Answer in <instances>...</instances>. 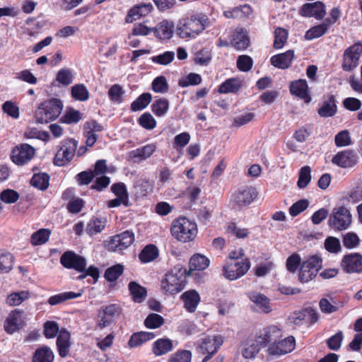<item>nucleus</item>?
<instances>
[{
  "mask_svg": "<svg viewBox=\"0 0 362 362\" xmlns=\"http://www.w3.org/2000/svg\"><path fill=\"white\" fill-rule=\"evenodd\" d=\"M258 194L257 189L252 186L240 188L233 194V203L238 209L246 207L252 203Z\"/></svg>",
  "mask_w": 362,
  "mask_h": 362,
  "instance_id": "obj_12",
  "label": "nucleus"
},
{
  "mask_svg": "<svg viewBox=\"0 0 362 362\" xmlns=\"http://www.w3.org/2000/svg\"><path fill=\"white\" fill-rule=\"evenodd\" d=\"M156 146L153 144L146 145L129 152V157L134 162L144 160L149 158L156 151Z\"/></svg>",
  "mask_w": 362,
  "mask_h": 362,
  "instance_id": "obj_28",
  "label": "nucleus"
},
{
  "mask_svg": "<svg viewBox=\"0 0 362 362\" xmlns=\"http://www.w3.org/2000/svg\"><path fill=\"white\" fill-rule=\"evenodd\" d=\"M151 95L148 93H142L131 105V110L134 112L146 108L151 103Z\"/></svg>",
  "mask_w": 362,
  "mask_h": 362,
  "instance_id": "obj_44",
  "label": "nucleus"
},
{
  "mask_svg": "<svg viewBox=\"0 0 362 362\" xmlns=\"http://www.w3.org/2000/svg\"><path fill=\"white\" fill-rule=\"evenodd\" d=\"M134 240V233L126 230L111 238L108 243V250L112 252H122L129 247Z\"/></svg>",
  "mask_w": 362,
  "mask_h": 362,
  "instance_id": "obj_13",
  "label": "nucleus"
},
{
  "mask_svg": "<svg viewBox=\"0 0 362 362\" xmlns=\"http://www.w3.org/2000/svg\"><path fill=\"white\" fill-rule=\"evenodd\" d=\"M189 265V273H192L193 271H202L209 267V259L204 255L196 254L191 257Z\"/></svg>",
  "mask_w": 362,
  "mask_h": 362,
  "instance_id": "obj_35",
  "label": "nucleus"
},
{
  "mask_svg": "<svg viewBox=\"0 0 362 362\" xmlns=\"http://www.w3.org/2000/svg\"><path fill=\"white\" fill-rule=\"evenodd\" d=\"M30 297V293L28 291H21L18 292H13L9 294L6 298V303L10 306H16L21 304L25 300Z\"/></svg>",
  "mask_w": 362,
  "mask_h": 362,
  "instance_id": "obj_41",
  "label": "nucleus"
},
{
  "mask_svg": "<svg viewBox=\"0 0 362 362\" xmlns=\"http://www.w3.org/2000/svg\"><path fill=\"white\" fill-rule=\"evenodd\" d=\"M248 298L261 312L269 313L272 311L270 300L264 294L252 291L248 293Z\"/></svg>",
  "mask_w": 362,
  "mask_h": 362,
  "instance_id": "obj_25",
  "label": "nucleus"
},
{
  "mask_svg": "<svg viewBox=\"0 0 362 362\" xmlns=\"http://www.w3.org/2000/svg\"><path fill=\"white\" fill-rule=\"evenodd\" d=\"M124 90L122 87L118 84H115L110 87L108 90V96L110 99L115 103H120L122 101V95Z\"/></svg>",
  "mask_w": 362,
  "mask_h": 362,
  "instance_id": "obj_57",
  "label": "nucleus"
},
{
  "mask_svg": "<svg viewBox=\"0 0 362 362\" xmlns=\"http://www.w3.org/2000/svg\"><path fill=\"white\" fill-rule=\"evenodd\" d=\"M290 91L294 95L305 101L306 103L310 102V96L308 94V87L307 81L305 79H299L293 81L290 85Z\"/></svg>",
  "mask_w": 362,
  "mask_h": 362,
  "instance_id": "obj_24",
  "label": "nucleus"
},
{
  "mask_svg": "<svg viewBox=\"0 0 362 362\" xmlns=\"http://www.w3.org/2000/svg\"><path fill=\"white\" fill-rule=\"evenodd\" d=\"M259 341L266 347L283 337V330L277 325H269L256 333Z\"/></svg>",
  "mask_w": 362,
  "mask_h": 362,
  "instance_id": "obj_14",
  "label": "nucleus"
},
{
  "mask_svg": "<svg viewBox=\"0 0 362 362\" xmlns=\"http://www.w3.org/2000/svg\"><path fill=\"white\" fill-rule=\"evenodd\" d=\"M295 347V338L293 336H288L277 340L271 346H268L267 352L270 356H280L291 353Z\"/></svg>",
  "mask_w": 362,
  "mask_h": 362,
  "instance_id": "obj_11",
  "label": "nucleus"
},
{
  "mask_svg": "<svg viewBox=\"0 0 362 362\" xmlns=\"http://www.w3.org/2000/svg\"><path fill=\"white\" fill-rule=\"evenodd\" d=\"M23 315V312L17 309L9 313L4 322V329L7 333L13 334L25 325Z\"/></svg>",
  "mask_w": 362,
  "mask_h": 362,
  "instance_id": "obj_21",
  "label": "nucleus"
},
{
  "mask_svg": "<svg viewBox=\"0 0 362 362\" xmlns=\"http://www.w3.org/2000/svg\"><path fill=\"white\" fill-rule=\"evenodd\" d=\"M158 255L157 247L153 245L146 246L139 255L140 261L147 263L153 261Z\"/></svg>",
  "mask_w": 362,
  "mask_h": 362,
  "instance_id": "obj_43",
  "label": "nucleus"
},
{
  "mask_svg": "<svg viewBox=\"0 0 362 362\" xmlns=\"http://www.w3.org/2000/svg\"><path fill=\"white\" fill-rule=\"evenodd\" d=\"M257 334L246 339L242 344L241 354L245 359H254L264 348Z\"/></svg>",
  "mask_w": 362,
  "mask_h": 362,
  "instance_id": "obj_16",
  "label": "nucleus"
},
{
  "mask_svg": "<svg viewBox=\"0 0 362 362\" xmlns=\"http://www.w3.org/2000/svg\"><path fill=\"white\" fill-rule=\"evenodd\" d=\"M61 264L67 269H74L78 272H83L86 269V259L72 251L65 252L60 258Z\"/></svg>",
  "mask_w": 362,
  "mask_h": 362,
  "instance_id": "obj_18",
  "label": "nucleus"
},
{
  "mask_svg": "<svg viewBox=\"0 0 362 362\" xmlns=\"http://www.w3.org/2000/svg\"><path fill=\"white\" fill-rule=\"evenodd\" d=\"M192 357L190 351H177L170 356L168 362H192Z\"/></svg>",
  "mask_w": 362,
  "mask_h": 362,
  "instance_id": "obj_55",
  "label": "nucleus"
},
{
  "mask_svg": "<svg viewBox=\"0 0 362 362\" xmlns=\"http://www.w3.org/2000/svg\"><path fill=\"white\" fill-rule=\"evenodd\" d=\"M50 231L47 229L42 228L35 232L30 239V243L33 245H40L45 243L49 238Z\"/></svg>",
  "mask_w": 362,
  "mask_h": 362,
  "instance_id": "obj_48",
  "label": "nucleus"
},
{
  "mask_svg": "<svg viewBox=\"0 0 362 362\" xmlns=\"http://www.w3.org/2000/svg\"><path fill=\"white\" fill-rule=\"evenodd\" d=\"M35 149L29 144L16 146L12 151L11 159L13 163L22 165L29 162L35 156Z\"/></svg>",
  "mask_w": 362,
  "mask_h": 362,
  "instance_id": "obj_15",
  "label": "nucleus"
},
{
  "mask_svg": "<svg viewBox=\"0 0 362 362\" xmlns=\"http://www.w3.org/2000/svg\"><path fill=\"white\" fill-rule=\"evenodd\" d=\"M170 232L176 240L185 243L195 239L198 230L194 222L185 217H180L173 221Z\"/></svg>",
  "mask_w": 362,
  "mask_h": 362,
  "instance_id": "obj_2",
  "label": "nucleus"
},
{
  "mask_svg": "<svg viewBox=\"0 0 362 362\" xmlns=\"http://www.w3.org/2000/svg\"><path fill=\"white\" fill-rule=\"evenodd\" d=\"M335 144L337 147H344L351 144V139L348 130L339 132L334 138Z\"/></svg>",
  "mask_w": 362,
  "mask_h": 362,
  "instance_id": "obj_63",
  "label": "nucleus"
},
{
  "mask_svg": "<svg viewBox=\"0 0 362 362\" xmlns=\"http://www.w3.org/2000/svg\"><path fill=\"white\" fill-rule=\"evenodd\" d=\"M240 83L238 80L235 78L227 79L218 88L220 93H235L238 90Z\"/></svg>",
  "mask_w": 362,
  "mask_h": 362,
  "instance_id": "obj_51",
  "label": "nucleus"
},
{
  "mask_svg": "<svg viewBox=\"0 0 362 362\" xmlns=\"http://www.w3.org/2000/svg\"><path fill=\"white\" fill-rule=\"evenodd\" d=\"M299 13L304 17H314L317 20H321L326 13L325 6L321 1L306 3L302 6L299 10Z\"/></svg>",
  "mask_w": 362,
  "mask_h": 362,
  "instance_id": "obj_20",
  "label": "nucleus"
},
{
  "mask_svg": "<svg viewBox=\"0 0 362 362\" xmlns=\"http://www.w3.org/2000/svg\"><path fill=\"white\" fill-rule=\"evenodd\" d=\"M155 337V334L150 332H139L134 333L129 341L128 345L130 348L138 347L143 344L153 339Z\"/></svg>",
  "mask_w": 362,
  "mask_h": 362,
  "instance_id": "obj_33",
  "label": "nucleus"
},
{
  "mask_svg": "<svg viewBox=\"0 0 362 362\" xmlns=\"http://www.w3.org/2000/svg\"><path fill=\"white\" fill-rule=\"evenodd\" d=\"M175 58V53L171 51H166L163 54L154 56L151 58L153 62L166 66L170 64Z\"/></svg>",
  "mask_w": 362,
  "mask_h": 362,
  "instance_id": "obj_58",
  "label": "nucleus"
},
{
  "mask_svg": "<svg viewBox=\"0 0 362 362\" xmlns=\"http://www.w3.org/2000/svg\"><path fill=\"white\" fill-rule=\"evenodd\" d=\"M341 267L348 273L361 272L362 270V256L358 253L345 255L341 261Z\"/></svg>",
  "mask_w": 362,
  "mask_h": 362,
  "instance_id": "obj_22",
  "label": "nucleus"
},
{
  "mask_svg": "<svg viewBox=\"0 0 362 362\" xmlns=\"http://www.w3.org/2000/svg\"><path fill=\"white\" fill-rule=\"evenodd\" d=\"M82 292L75 293L73 291L64 292L61 293H58L54 296H52L49 298L47 302L51 305H56L64 303V301L69 300L77 298L81 296Z\"/></svg>",
  "mask_w": 362,
  "mask_h": 362,
  "instance_id": "obj_38",
  "label": "nucleus"
},
{
  "mask_svg": "<svg viewBox=\"0 0 362 362\" xmlns=\"http://www.w3.org/2000/svg\"><path fill=\"white\" fill-rule=\"evenodd\" d=\"M161 289L168 294L180 292L185 287V276L180 270L174 269L165 274L160 282Z\"/></svg>",
  "mask_w": 362,
  "mask_h": 362,
  "instance_id": "obj_4",
  "label": "nucleus"
},
{
  "mask_svg": "<svg viewBox=\"0 0 362 362\" xmlns=\"http://www.w3.org/2000/svg\"><path fill=\"white\" fill-rule=\"evenodd\" d=\"M202 82V77L199 74L195 73H190L186 77L179 81V86L181 87H187L189 86H196L200 84Z\"/></svg>",
  "mask_w": 362,
  "mask_h": 362,
  "instance_id": "obj_59",
  "label": "nucleus"
},
{
  "mask_svg": "<svg viewBox=\"0 0 362 362\" xmlns=\"http://www.w3.org/2000/svg\"><path fill=\"white\" fill-rule=\"evenodd\" d=\"M138 122L143 128L146 129H153L156 126V121L153 117L148 112H145L140 116Z\"/></svg>",
  "mask_w": 362,
  "mask_h": 362,
  "instance_id": "obj_61",
  "label": "nucleus"
},
{
  "mask_svg": "<svg viewBox=\"0 0 362 362\" xmlns=\"http://www.w3.org/2000/svg\"><path fill=\"white\" fill-rule=\"evenodd\" d=\"M288 39V31L282 28H277L274 30V47L281 49L286 44Z\"/></svg>",
  "mask_w": 362,
  "mask_h": 362,
  "instance_id": "obj_49",
  "label": "nucleus"
},
{
  "mask_svg": "<svg viewBox=\"0 0 362 362\" xmlns=\"http://www.w3.org/2000/svg\"><path fill=\"white\" fill-rule=\"evenodd\" d=\"M78 142L74 139H68L64 141L60 149L57 152L54 163L58 166H64L73 158Z\"/></svg>",
  "mask_w": 362,
  "mask_h": 362,
  "instance_id": "obj_10",
  "label": "nucleus"
},
{
  "mask_svg": "<svg viewBox=\"0 0 362 362\" xmlns=\"http://www.w3.org/2000/svg\"><path fill=\"white\" fill-rule=\"evenodd\" d=\"M223 343V337L219 334L202 338L199 348L201 353L207 354L202 362H207L218 351Z\"/></svg>",
  "mask_w": 362,
  "mask_h": 362,
  "instance_id": "obj_9",
  "label": "nucleus"
},
{
  "mask_svg": "<svg viewBox=\"0 0 362 362\" xmlns=\"http://www.w3.org/2000/svg\"><path fill=\"white\" fill-rule=\"evenodd\" d=\"M19 197L18 192L11 189H4L0 193V200L5 204H13L18 200Z\"/></svg>",
  "mask_w": 362,
  "mask_h": 362,
  "instance_id": "obj_54",
  "label": "nucleus"
},
{
  "mask_svg": "<svg viewBox=\"0 0 362 362\" xmlns=\"http://www.w3.org/2000/svg\"><path fill=\"white\" fill-rule=\"evenodd\" d=\"M343 245L348 249L356 247L360 243V239L356 233L349 232L343 236Z\"/></svg>",
  "mask_w": 362,
  "mask_h": 362,
  "instance_id": "obj_60",
  "label": "nucleus"
},
{
  "mask_svg": "<svg viewBox=\"0 0 362 362\" xmlns=\"http://www.w3.org/2000/svg\"><path fill=\"white\" fill-rule=\"evenodd\" d=\"M190 135L187 132H182L175 136L173 147L177 151H181L182 148L185 147L189 142Z\"/></svg>",
  "mask_w": 362,
  "mask_h": 362,
  "instance_id": "obj_64",
  "label": "nucleus"
},
{
  "mask_svg": "<svg viewBox=\"0 0 362 362\" xmlns=\"http://www.w3.org/2000/svg\"><path fill=\"white\" fill-rule=\"evenodd\" d=\"M337 112V105L334 95H329L323 101L322 105L318 110V114L323 117H332Z\"/></svg>",
  "mask_w": 362,
  "mask_h": 362,
  "instance_id": "obj_34",
  "label": "nucleus"
},
{
  "mask_svg": "<svg viewBox=\"0 0 362 362\" xmlns=\"http://www.w3.org/2000/svg\"><path fill=\"white\" fill-rule=\"evenodd\" d=\"M181 299L185 308L189 313H194L200 301V296L195 290H189L182 294Z\"/></svg>",
  "mask_w": 362,
  "mask_h": 362,
  "instance_id": "obj_27",
  "label": "nucleus"
},
{
  "mask_svg": "<svg viewBox=\"0 0 362 362\" xmlns=\"http://www.w3.org/2000/svg\"><path fill=\"white\" fill-rule=\"evenodd\" d=\"M69 340V332L64 329H61L57 339V346L60 356L65 357L68 355L70 348Z\"/></svg>",
  "mask_w": 362,
  "mask_h": 362,
  "instance_id": "obj_30",
  "label": "nucleus"
},
{
  "mask_svg": "<svg viewBox=\"0 0 362 362\" xmlns=\"http://www.w3.org/2000/svg\"><path fill=\"white\" fill-rule=\"evenodd\" d=\"M249 38L245 30L237 29L233 37L232 45L237 49H245L249 46Z\"/></svg>",
  "mask_w": 362,
  "mask_h": 362,
  "instance_id": "obj_36",
  "label": "nucleus"
},
{
  "mask_svg": "<svg viewBox=\"0 0 362 362\" xmlns=\"http://www.w3.org/2000/svg\"><path fill=\"white\" fill-rule=\"evenodd\" d=\"M352 216L350 211L345 206L335 207L329 217L328 224L335 230H346L351 225Z\"/></svg>",
  "mask_w": 362,
  "mask_h": 362,
  "instance_id": "obj_5",
  "label": "nucleus"
},
{
  "mask_svg": "<svg viewBox=\"0 0 362 362\" xmlns=\"http://www.w3.org/2000/svg\"><path fill=\"white\" fill-rule=\"evenodd\" d=\"M54 354L48 346H42L37 349L33 355V362H52Z\"/></svg>",
  "mask_w": 362,
  "mask_h": 362,
  "instance_id": "obj_39",
  "label": "nucleus"
},
{
  "mask_svg": "<svg viewBox=\"0 0 362 362\" xmlns=\"http://www.w3.org/2000/svg\"><path fill=\"white\" fill-rule=\"evenodd\" d=\"M168 88L167 80L163 76L156 77L152 82V89L156 93H165L168 92Z\"/></svg>",
  "mask_w": 362,
  "mask_h": 362,
  "instance_id": "obj_62",
  "label": "nucleus"
},
{
  "mask_svg": "<svg viewBox=\"0 0 362 362\" xmlns=\"http://www.w3.org/2000/svg\"><path fill=\"white\" fill-rule=\"evenodd\" d=\"M164 323V319L158 314L152 313L147 316L144 321V325L150 329L160 327Z\"/></svg>",
  "mask_w": 362,
  "mask_h": 362,
  "instance_id": "obj_56",
  "label": "nucleus"
},
{
  "mask_svg": "<svg viewBox=\"0 0 362 362\" xmlns=\"http://www.w3.org/2000/svg\"><path fill=\"white\" fill-rule=\"evenodd\" d=\"M124 267L119 264L108 268L105 273V277L108 281H116L123 273Z\"/></svg>",
  "mask_w": 362,
  "mask_h": 362,
  "instance_id": "obj_53",
  "label": "nucleus"
},
{
  "mask_svg": "<svg viewBox=\"0 0 362 362\" xmlns=\"http://www.w3.org/2000/svg\"><path fill=\"white\" fill-rule=\"evenodd\" d=\"M49 177L46 173L35 174L30 180V184L39 189L45 190L49 186Z\"/></svg>",
  "mask_w": 362,
  "mask_h": 362,
  "instance_id": "obj_45",
  "label": "nucleus"
},
{
  "mask_svg": "<svg viewBox=\"0 0 362 362\" xmlns=\"http://www.w3.org/2000/svg\"><path fill=\"white\" fill-rule=\"evenodd\" d=\"M71 95L77 100L85 101L88 99L89 93L84 85L77 84L71 88Z\"/></svg>",
  "mask_w": 362,
  "mask_h": 362,
  "instance_id": "obj_52",
  "label": "nucleus"
},
{
  "mask_svg": "<svg viewBox=\"0 0 362 362\" xmlns=\"http://www.w3.org/2000/svg\"><path fill=\"white\" fill-rule=\"evenodd\" d=\"M153 6L151 3H142L135 5L129 11L125 18V21L127 23H131L141 17L147 16L151 12Z\"/></svg>",
  "mask_w": 362,
  "mask_h": 362,
  "instance_id": "obj_23",
  "label": "nucleus"
},
{
  "mask_svg": "<svg viewBox=\"0 0 362 362\" xmlns=\"http://www.w3.org/2000/svg\"><path fill=\"white\" fill-rule=\"evenodd\" d=\"M106 219L103 218H93L87 225L86 232L90 235H93L102 232L106 225Z\"/></svg>",
  "mask_w": 362,
  "mask_h": 362,
  "instance_id": "obj_42",
  "label": "nucleus"
},
{
  "mask_svg": "<svg viewBox=\"0 0 362 362\" xmlns=\"http://www.w3.org/2000/svg\"><path fill=\"white\" fill-rule=\"evenodd\" d=\"M322 267V259L316 255L310 257L304 261L299 271V281L301 283H307L313 280Z\"/></svg>",
  "mask_w": 362,
  "mask_h": 362,
  "instance_id": "obj_6",
  "label": "nucleus"
},
{
  "mask_svg": "<svg viewBox=\"0 0 362 362\" xmlns=\"http://www.w3.org/2000/svg\"><path fill=\"white\" fill-rule=\"evenodd\" d=\"M332 162L340 168H352L358 163L357 153L353 150L341 151L332 158Z\"/></svg>",
  "mask_w": 362,
  "mask_h": 362,
  "instance_id": "obj_19",
  "label": "nucleus"
},
{
  "mask_svg": "<svg viewBox=\"0 0 362 362\" xmlns=\"http://www.w3.org/2000/svg\"><path fill=\"white\" fill-rule=\"evenodd\" d=\"M362 54V44L358 42L348 47L344 52L341 68L345 71H351L359 64Z\"/></svg>",
  "mask_w": 362,
  "mask_h": 362,
  "instance_id": "obj_7",
  "label": "nucleus"
},
{
  "mask_svg": "<svg viewBox=\"0 0 362 362\" xmlns=\"http://www.w3.org/2000/svg\"><path fill=\"white\" fill-rule=\"evenodd\" d=\"M14 257L8 252L0 250V272L8 273L12 270Z\"/></svg>",
  "mask_w": 362,
  "mask_h": 362,
  "instance_id": "obj_40",
  "label": "nucleus"
},
{
  "mask_svg": "<svg viewBox=\"0 0 362 362\" xmlns=\"http://www.w3.org/2000/svg\"><path fill=\"white\" fill-rule=\"evenodd\" d=\"M174 27L172 21L164 20L160 22L155 28H153V31L158 38L168 40L173 37Z\"/></svg>",
  "mask_w": 362,
  "mask_h": 362,
  "instance_id": "obj_26",
  "label": "nucleus"
},
{
  "mask_svg": "<svg viewBox=\"0 0 362 362\" xmlns=\"http://www.w3.org/2000/svg\"><path fill=\"white\" fill-rule=\"evenodd\" d=\"M63 109L62 100L57 98L47 100L41 103L35 111V119L37 123H48L56 119Z\"/></svg>",
  "mask_w": 362,
  "mask_h": 362,
  "instance_id": "obj_3",
  "label": "nucleus"
},
{
  "mask_svg": "<svg viewBox=\"0 0 362 362\" xmlns=\"http://www.w3.org/2000/svg\"><path fill=\"white\" fill-rule=\"evenodd\" d=\"M128 287L130 291V294L134 302L141 303L145 300L147 295V291L144 287L141 286L135 281H131L129 284Z\"/></svg>",
  "mask_w": 362,
  "mask_h": 362,
  "instance_id": "obj_37",
  "label": "nucleus"
},
{
  "mask_svg": "<svg viewBox=\"0 0 362 362\" xmlns=\"http://www.w3.org/2000/svg\"><path fill=\"white\" fill-rule=\"evenodd\" d=\"M209 25L208 17L202 13L192 14L177 25L176 33L183 39H194Z\"/></svg>",
  "mask_w": 362,
  "mask_h": 362,
  "instance_id": "obj_1",
  "label": "nucleus"
},
{
  "mask_svg": "<svg viewBox=\"0 0 362 362\" xmlns=\"http://www.w3.org/2000/svg\"><path fill=\"white\" fill-rule=\"evenodd\" d=\"M332 23L331 20L327 18L322 23L313 26L306 32L305 35V39L311 40L322 36L327 32L328 28Z\"/></svg>",
  "mask_w": 362,
  "mask_h": 362,
  "instance_id": "obj_31",
  "label": "nucleus"
},
{
  "mask_svg": "<svg viewBox=\"0 0 362 362\" xmlns=\"http://www.w3.org/2000/svg\"><path fill=\"white\" fill-rule=\"evenodd\" d=\"M169 110V101L165 98H160L154 101L152 111L157 117H163Z\"/></svg>",
  "mask_w": 362,
  "mask_h": 362,
  "instance_id": "obj_46",
  "label": "nucleus"
},
{
  "mask_svg": "<svg viewBox=\"0 0 362 362\" xmlns=\"http://www.w3.org/2000/svg\"><path fill=\"white\" fill-rule=\"evenodd\" d=\"M226 232L231 235H235L237 238L242 239L247 238L250 234L248 228L238 226L234 223L228 225Z\"/></svg>",
  "mask_w": 362,
  "mask_h": 362,
  "instance_id": "obj_50",
  "label": "nucleus"
},
{
  "mask_svg": "<svg viewBox=\"0 0 362 362\" xmlns=\"http://www.w3.org/2000/svg\"><path fill=\"white\" fill-rule=\"evenodd\" d=\"M311 180V168L308 166H303L300 168L299 172L298 180L297 186L300 189L305 188Z\"/></svg>",
  "mask_w": 362,
  "mask_h": 362,
  "instance_id": "obj_47",
  "label": "nucleus"
},
{
  "mask_svg": "<svg viewBox=\"0 0 362 362\" xmlns=\"http://www.w3.org/2000/svg\"><path fill=\"white\" fill-rule=\"evenodd\" d=\"M173 349L172 340L168 338L157 339L152 346V351L156 356H162L171 351Z\"/></svg>",
  "mask_w": 362,
  "mask_h": 362,
  "instance_id": "obj_32",
  "label": "nucleus"
},
{
  "mask_svg": "<svg viewBox=\"0 0 362 362\" xmlns=\"http://www.w3.org/2000/svg\"><path fill=\"white\" fill-rule=\"evenodd\" d=\"M250 267L248 259L242 262H227L223 267L224 277L230 281L235 280L244 276Z\"/></svg>",
  "mask_w": 362,
  "mask_h": 362,
  "instance_id": "obj_8",
  "label": "nucleus"
},
{
  "mask_svg": "<svg viewBox=\"0 0 362 362\" xmlns=\"http://www.w3.org/2000/svg\"><path fill=\"white\" fill-rule=\"evenodd\" d=\"M294 58V52L288 50L284 53L274 55L271 58V64L279 69H285L288 68Z\"/></svg>",
  "mask_w": 362,
  "mask_h": 362,
  "instance_id": "obj_29",
  "label": "nucleus"
},
{
  "mask_svg": "<svg viewBox=\"0 0 362 362\" xmlns=\"http://www.w3.org/2000/svg\"><path fill=\"white\" fill-rule=\"evenodd\" d=\"M119 313V307L116 304H111L100 309L97 325L100 329H104L115 322V317Z\"/></svg>",
  "mask_w": 362,
  "mask_h": 362,
  "instance_id": "obj_17",
  "label": "nucleus"
}]
</instances>
